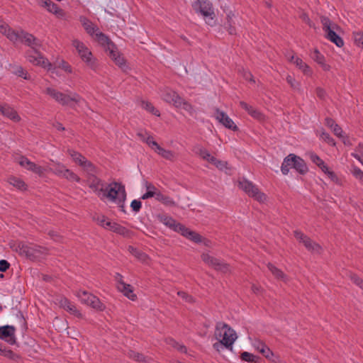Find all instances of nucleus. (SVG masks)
I'll list each match as a JSON object with an SVG mask.
<instances>
[{
	"instance_id": "obj_29",
	"label": "nucleus",
	"mask_w": 363,
	"mask_h": 363,
	"mask_svg": "<svg viewBox=\"0 0 363 363\" xmlns=\"http://www.w3.org/2000/svg\"><path fill=\"white\" fill-rule=\"evenodd\" d=\"M145 187L147 189V192L141 196L143 200H145L153 196L156 197L157 193H158L159 191L152 184L146 182Z\"/></svg>"
},
{
	"instance_id": "obj_41",
	"label": "nucleus",
	"mask_w": 363,
	"mask_h": 363,
	"mask_svg": "<svg viewBox=\"0 0 363 363\" xmlns=\"http://www.w3.org/2000/svg\"><path fill=\"white\" fill-rule=\"evenodd\" d=\"M9 182L10 184L13 185V186L18 188V189L23 190L26 189V184L24 182L18 178L16 177H11L9 179Z\"/></svg>"
},
{
	"instance_id": "obj_50",
	"label": "nucleus",
	"mask_w": 363,
	"mask_h": 363,
	"mask_svg": "<svg viewBox=\"0 0 363 363\" xmlns=\"http://www.w3.org/2000/svg\"><path fill=\"white\" fill-rule=\"evenodd\" d=\"M143 107L145 108L147 111L151 112L152 114L155 116H160L159 111L155 109V107L152 105V104L143 101Z\"/></svg>"
},
{
	"instance_id": "obj_57",
	"label": "nucleus",
	"mask_w": 363,
	"mask_h": 363,
	"mask_svg": "<svg viewBox=\"0 0 363 363\" xmlns=\"http://www.w3.org/2000/svg\"><path fill=\"white\" fill-rule=\"evenodd\" d=\"M294 236L297 240H298L302 243H303L304 240H306L308 238L307 235H304L303 233H301L299 230L294 231Z\"/></svg>"
},
{
	"instance_id": "obj_8",
	"label": "nucleus",
	"mask_w": 363,
	"mask_h": 363,
	"mask_svg": "<svg viewBox=\"0 0 363 363\" xmlns=\"http://www.w3.org/2000/svg\"><path fill=\"white\" fill-rule=\"evenodd\" d=\"M201 259L209 267H213L214 269L217 271H220L223 273H226L229 271L228 264L211 256L208 253H203L201 255Z\"/></svg>"
},
{
	"instance_id": "obj_31",
	"label": "nucleus",
	"mask_w": 363,
	"mask_h": 363,
	"mask_svg": "<svg viewBox=\"0 0 363 363\" xmlns=\"http://www.w3.org/2000/svg\"><path fill=\"white\" fill-rule=\"evenodd\" d=\"M161 222H162L165 225L172 228L174 231L178 232L177 225H182V224L177 223L175 220L172 218L167 216H163L160 218Z\"/></svg>"
},
{
	"instance_id": "obj_21",
	"label": "nucleus",
	"mask_w": 363,
	"mask_h": 363,
	"mask_svg": "<svg viewBox=\"0 0 363 363\" xmlns=\"http://www.w3.org/2000/svg\"><path fill=\"white\" fill-rule=\"evenodd\" d=\"M106 225L109 228L111 231L121 235L125 237H128L130 235V231L125 227L111 221H107L106 223Z\"/></svg>"
},
{
	"instance_id": "obj_4",
	"label": "nucleus",
	"mask_w": 363,
	"mask_h": 363,
	"mask_svg": "<svg viewBox=\"0 0 363 363\" xmlns=\"http://www.w3.org/2000/svg\"><path fill=\"white\" fill-rule=\"evenodd\" d=\"M100 198L101 199L106 198L109 201L118 204L120 207L123 208L126 199L125 186L118 182H113L107 186H105Z\"/></svg>"
},
{
	"instance_id": "obj_24",
	"label": "nucleus",
	"mask_w": 363,
	"mask_h": 363,
	"mask_svg": "<svg viewBox=\"0 0 363 363\" xmlns=\"http://www.w3.org/2000/svg\"><path fill=\"white\" fill-rule=\"evenodd\" d=\"M81 101V97L77 93H72L70 95L64 94L62 101L59 103L63 106H72V102L79 103Z\"/></svg>"
},
{
	"instance_id": "obj_64",
	"label": "nucleus",
	"mask_w": 363,
	"mask_h": 363,
	"mask_svg": "<svg viewBox=\"0 0 363 363\" xmlns=\"http://www.w3.org/2000/svg\"><path fill=\"white\" fill-rule=\"evenodd\" d=\"M353 174L357 179L363 181V171H362L360 169L354 168Z\"/></svg>"
},
{
	"instance_id": "obj_19",
	"label": "nucleus",
	"mask_w": 363,
	"mask_h": 363,
	"mask_svg": "<svg viewBox=\"0 0 363 363\" xmlns=\"http://www.w3.org/2000/svg\"><path fill=\"white\" fill-rule=\"evenodd\" d=\"M95 35L96 40L98 41L99 43L105 47L106 52H109L111 49L115 48L116 45L103 33H96Z\"/></svg>"
},
{
	"instance_id": "obj_28",
	"label": "nucleus",
	"mask_w": 363,
	"mask_h": 363,
	"mask_svg": "<svg viewBox=\"0 0 363 363\" xmlns=\"http://www.w3.org/2000/svg\"><path fill=\"white\" fill-rule=\"evenodd\" d=\"M108 55L115 62V63L119 67H122L125 64V60L123 57L118 53L116 48L111 49L108 52Z\"/></svg>"
},
{
	"instance_id": "obj_49",
	"label": "nucleus",
	"mask_w": 363,
	"mask_h": 363,
	"mask_svg": "<svg viewBox=\"0 0 363 363\" xmlns=\"http://www.w3.org/2000/svg\"><path fill=\"white\" fill-rule=\"evenodd\" d=\"M320 138L329 145L333 146L335 145L334 139L329 135V133H326L325 131H322Z\"/></svg>"
},
{
	"instance_id": "obj_14",
	"label": "nucleus",
	"mask_w": 363,
	"mask_h": 363,
	"mask_svg": "<svg viewBox=\"0 0 363 363\" xmlns=\"http://www.w3.org/2000/svg\"><path fill=\"white\" fill-rule=\"evenodd\" d=\"M56 301L60 307L64 308L69 313L78 318L82 317V313L77 310L76 306L74 304H72L67 298L60 297L57 298Z\"/></svg>"
},
{
	"instance_id": "obj_47",
	"label": "nucleus",
	"mask_w": 363,
	"mask_h": 363,
	"mask_svg": "<svg viewBox=\"0 0 363 363\" xmlns=\"http://www.w3.org/2000/svg\"><path fill=\"white\" fill-rule=\"evenodd\" d=\"M128 357L139 362L145 361V357L143 354L134 352L133 350H130L128 352Z\"/></svg>"
},
{
	"instance_id": "obj_63",
	"label": "nucleus",
	"mask_w": 363,
	"mask_h": 363,
	"mask_svg": "<svg viewBox=\"0 0 363 363\" xmlns=\"http://www.w3.org/2000/svg\"><path fill=\"white\" fill-rule=\"evenodd\" d=\"M10 267V264L5 259L0 260V272H6Z\"/></svg>"
},
{
	"instance_id": "obj_60",
	"label": "nucleus",
	"mask_w": 363,
	"mask_h": 363,
	"mask_svg": "<svg viewBox=\"0 0 363 363\" xmlns=\"http://www.w3.org/2000/svg\"><path fill=\"white\" fill-rule=\"evenodd\" d=\"M287 82L291 85V86L294 89H298L299 84L296 82V80L290 75L286 77Z\"/></svg>"
},
{
	"instance_id": "obj_53",
	"label": "nucleus",
	"mask_w": 363,
	"mask_h": 363,
	"mask_svg": "<svg viewBox=\"0 0 363 363\" xmlns=\"http://www.w3.org/2000/svg\"><path fill=\"white\" fill-rule=\"evenodd\" d=\"M238 186L245 191L246 193L250 192V182L247 180H239Z\"/></svg>"
},
{
	"instance_id": "obj_39",
	"label": "nucleus",
	"mask_w": 363,
	"mask_h": 363,
	"mask_svg": "<svg viewBox=\"0 0 363 363\" xmlns=\"http://www.w3.org/2000/svg\"><path fill=\"white\" fill-rule=\"evenodd\" d=\"M128 251L134 257L143 262L145 261L147 259V255L145 253L142 252L133 246H128Z\"/></svg>"
},
{
	"instance_id": "obj_40",
	"label": "nucleus",
	"mask_w": 363,
	"mask_h": 363,
	"mask_svg": "<svg viewBox=\"0 0 363 363\" xmlns=\"http://www.w3.org/2000/svg\"><path fill=\"white\" fill-rule=\"evenodd\" d=\"M294 63L296 64V65L301 69L305 74L308 75L311 74V72L309 67L303 62L301 59L296 57Z\"/></svg>"
},
{
	"instance_id": "obj_23",
	"label": "nucleus",
	"mask_w": 363,
	"mask_h": 363,
	"mask_svg": "<svg viewBox=\"0 0 363 363\" xmlns=\"http://www.w3.org/2000/svg\"><path fill=\"white\" fill-rule=\"evenodd\" d=\"M163 99L168 102L172 103L174 106L179 105L181 97L174 91L167 90L162 94Z\"/></svg>"
},
{
	"instance_id": "obj_7",
	"label": "nucleus",
	"mask_w": 363,
	"mask_h": 363,
	"mask_svg": "<svg viewBox=\"0 0 363 363\" xmlns=\"http://www.w3.org/2000/svg\"><path fill=\"white\" fill-rule=\"evenodd\" d=\"M72 45L76 48L82 60L86 63V65L94 69L96 68V63L92 58L91 51L85 46V45L78 40L72 41Z\"/></svg>"
},
{
	"instance_id": "obj_54",
	"label": "nucleus",
	"mask_w": 363,
	"mask_h": 363,
	"mask_svg": "<svg viewBox=\"0 0 363 363\" xmlns=\"http://www.w3.org/2000/svg\"><path fill=\"white\" fill-rule=\"evenodd\" d=\"M145 142L150 146L151 147L152 149H154L155 150L157 149V147H159L160 145H158V143L155 141L152 138V136H148L145 140Z\"/></svg>"
},
{
	"instance_id": "obj_22",
	"label": "nucleus",
	"mask_w": 363,
	"mask_h": 363,
	"mask_svg": "<svg viewBox=\"0 0 363 363\" xmlns=\"http://www.w3.org/2000/svg\"><path fill=\"white\" fill-rule=\"evenodd\" d=\"M293 159L294 169H295L299 174H305L308 170L305 161L294 154H293Z\"/></svg>"
},
{
	"instance_id": "obj_10",
	"label": "nucleus",
	"mask_w": 363,
	"mask_h": 363,
	"mask_svg": "<svg viewBox=\"0 0 363 363\" xmlns=\"http://www.w3.org/2000/svg\"><path fill=\"white\" fill-rule=\"evenodd\" d=\"M15 333L16 328L14 326H1L0 327V339L6 341L9 345H15L16 343Z\"/></svg>"
},
{
	"instance_id": "obj_34",
	"label": "nucleus",
	"mask_w": 363,
	"mask_h": 363,
	"mask_svg": "<svg viewBox=\"0 0 363 363\" xmlns=\"http://www.w3.org/2000/svg\"><path fill=\"white\" fill-rule=\"evenodd\" d=\"M68 153L72 158L73 161L77 163L80 167L83 164L84 162L86 160L85 157L74 150H69Z\"/></svg>"
},
{
	"instance_id": "obj_12",
	"label": "nucleus",
	"mask_w": 363,
	"mask_h": 363,
	"mask_svg": "<svg viewBox=\"0 0 363 363\" xmlns=\"http://www.w3.org/2000/svg\"><path fill=\"white\" fill-rule=\"evenodd\" d=\"M18 164L27 169L28 170H30L35 174H38L39 176H41L44 174L45 169L40 166L37 165L36 164L30 162L28 158L25 157H21L18 160Z\"/></svg>"
},
{
	"instance_id": "obj_61",
	"label": "nucleus",
	"mask_w": 363,
	"mask_h": 363,
	"mask_svg": "<svg viewBox=\"0 0 363 363\" xmlns=\"http://www.w3.org/2000/svg\"><path fill=\"white\" fill-rule=\"evenodd\" d=\"M300 18L303 21H304L306 23H307L310 27L313 26V24L312 21H311L310 18L308 17V14L306 13H302L300 15Z\"/></svg>"
},
{
	"instance_id": "obj_13",
	"label": "nucleus",
	"mask_w": 363,
	"mask_h": 363,
	"mask_svg": "<svg viewBox=\"0 0 363 363\" xmlns=\"http://www.w3.org/2000/svg\"><path fill=\"white\" fill-rule=\"evenodd\" d=\"M33 52L35 55H28V60L36 65H40L44 68H48V70L51 69L52 65L48 62V60L44 58L38 51L37 48L33 49Z\"/></svg>"
},
{
	"instance_id": "obj_48",
	"label": "nucleus",
	"mask_w": 363,
	"mask_h": 363,
	"mask_svg": "<svg viewBox=\"0 0 363 363\" xmlns=\"http://www.w3.org/2000/svg\"><path fill=\"white\" fill-rule=\"evenodd\" d=\"M175 106L182 108L183 109L189 112L190 113H192L193 111H194L192 106L182 98H181V102L179 103V105Z\"/></svg>"
},
{
	"instance_id": "obj_27",
	"label": "nucleus",
	"mask_w": 363,
	"mask_h": 363,
	"mask_svg": "<svg viewBox=\"0 0 363 363\" xmlns=\"http://www.w3.org/2000/svg\"><path fill=\"white\" fill-rule=\"evenodd\" d=\"M267 267L275 278L277 279H281L285 282L287 281L286 275L281 269L276 267L274 264L269 263L267 264Z\"/></svg>"
},
{
	"instance_id": "obj_2",
	"label": "nucleus",
	"mask_w": 363,
	"mask_h": 363,
	"mask_svg": "<svg viewBox=\"0 0 363 363\" xmlns=\"http://www.w3.org/2000/svg\"><path fill=\"white\" fill-rule=\"evenodd\" d=\"M0 33L6 35L13 43L20 41L24 43L33 50L40 46V42L32 34L24 30L16 31L11 29L8 24L5 23H0Z\"/></svg>"
},
{
	"instance_id": "obj_9",
	"label": "nucleus",
	"mask_w": 363,
	"mask_h": 363,
	"mask_svg": "<svg viewBox=\"0 0 363 363\" xmlns=\"http://www.w3.org/2000/svg\"><path fill=\"white\" fill-rule=\"evenodd\" d=\"M213 116L225 128L233 130H236L238 129V127L233 121L229 118V116L225 112L220 111L219 108H213Z\"/></svg>"
},
{
	"instance_id": "obj_3",
	"label": "nucleus",
	"mask_w": 363,
	"mask_h": 363,
	"mask_svg": "<svg viewBox=\"0 0 363 363\" xmlns=\"http://www.w3.org/2000/svg\"><path fill=\"white\" fill-rule=\"evenodd\" d=\"M11 248L21 256L32 261H40L48 255V250L36 245H28L22 242H15L10 245Z\"/></svg>"
},
{
	"instance_id": "obj_11",
	"label": "nucleus",
	"mask_w": 363,
	"mask_h": 363,
	"mask_svg": "<svg viewBox=\"0 0 363 363\" xmlns=\"http://www.w3.org/2000/svg\"><path fill=\"white\" fill-rule=\"evenodd\" d=\"M87 183L89 188H91L99 197H101V195L102 192H104L105 188V184L103 181L94 174L87 177Z\"/></svg>"
},
{
	"instance_id": "obj_33",
	"label": "nucleus",
	"mask_w": 363,
	"mask_h": 363,
	"mask_svg": "<svg viewBox=\"0 0 363 363\" xmlns=\"http://www.w3.org/2000/svg\"><path fill=\"white\" fill-rule=\"evenodd\" d=\"M77 296L82 303L88 306H90L91 301H92V298H91V297L94 296V295L88 293L86 291H79L77 294Z\"/></svg>"
},
{
	"instance_id": "obj_1",
	"label": "nucleus",
	"mask_w": 363,
	"mask_h": 363,
	"mask_svg": "<svg viewBox=\"0 0 363 363\" xmlns=\"http://www.w3.org/2000/svg\"><path fill=\"white\" fill-rule=\"evenodd\" d=\"M214 335L218 342L213 344V348L218 352L223 347L232 350L233 345L237 339L235 330L228 324L222 322L216 324Z\"/></svg>"
},
{
	"instance_id": "obj_6",
	"label": "nucleus",
	"mask_w": 363,
	"mask_h": 363,
	"mask_svg": "<svg viewBox=\"0 0 363 363\" xmlns=\"http://www.w3.org/2000/svg\"><path fill=\"white\" fill-rule=\"evenodd\" d=\"M194 9L200 13L205 18L206 23L213 26L215 13L212 4L208 0H197L193 4Z\"/></svg>"
},
{
	"instance_id": "obj_25",
	"label": "nucleus",
	"mask_w": 363,
	"mask_h": 363,
	"mask_svg": "<svg viewBox=\"0 0 363 363\" xmlns=\"http://www.w3.org/2000/svg\"><path fill=\"white\" fill-rule=\"evenodd\" d=\"M80 22L85 30L91 35H93L98 30V28L93 23L84 16L80 17Z\"/></svg>"
},
{
	"instance_id": "obj_44",
	"label": "nucleus",
	"mask_w": 363,
	"mask_h": 363,
	"mask_svg": "<svg viewBox=\"0 0 363 363\" xmlns=\"http://www.w3.org/2000/svg\"><path fill=\"white\" fill-rule=\"evenodd\" d=\"M62 177L69 181H76L77 182L80 181V178L75 173L67 168L66 170L64 171V174Z\"/></svg>"
},
{
	"instance_id": "obj_5",
	"label": "nucleus",
	"mask_w": 363,
	"mask_h": 363,
	"mask_svg": "<svg viewBox=\"0 0 363 363\" xmlns=\"http://www.w3.org/2000/svg\"><path fill=\"white\" fill-rule=\"evenodd\" d=\"M320 22L323 29L325 33L326 38L335 43L337 47L342 48L344 45V41L335 32L340 29V27L326 16H321Z\"/></svg>"
},
{
	"instance_id": "obj_37",
	"label": "nucleus",
	"mask_w": 363,
	"mask_h": 363,
	"mask_svg": "<svg viewBox=\"0 0 363 363\" xmlns=\"http://www.w3.org/2000/svg\"><path fill=\"white\" fill-rule=\"evenodd\" d=\"M45 93L53 98L58 103L62 101V98L63 97L64 93L60 92L52 88H47L45 90Z\"/></svg>"
},
{
	"instance_id": "obj_18",
	"label": "nucleus",
	"mask_w": 363,
	"mask_h": 363,
	"mask_svg": "<svg viewBox=\"0 0 363 363\" xmlns=\"http://www.w3.org/2000/svg\"><path fill=\"white\" fill-rule=\"evenodd\" d=\"M251 197L259 203H265L268 200V196L262 192L257 186L251 183Z\"/></svg>"
},
{
	"instance_id": "obj_15",
	"label": "nucleus",
	"mask_w": 363,
	"mask_h": 363,
	"mask_svg": "<svg viewBox=\"0 0 363 363\" xmlns=\"http://www.w3.org/2000/svg\"><path fill=\"white\" fill-rule=\"evenodd\" d=\"M177 228L178 233H180L183 236L186 237L189 240L196 243L203 242L202 237L195 231L186 228L184 225H177Z\"/></svg>"
},
{
	"instance_id": "obj_26",
	"label": "nucleus",
	"mask_w": 363,
	"mask_h": 363,
	"mask_svg": "<svg viewBox=\"0 0 363 363\" xmlns=\"http://www.w3.org/2000/svg\"><path fill=\"white\" fill-rule=\"evenodd\" d=\"M293 162V154H289L287 157H286L284 159V161L281 167V170L283 174H287L289 172L290 168H294Z\"/></svg>"
},
{
	"instance_id": "obj_59",
	"label": "nucleus",
	"mask_w": 363,
	"mask_h": 363,
	"mask_svg": "<svg viewBox=\"0 0 363 363\" xmlns=\"http://www.w3.org/2000/svg\"><path fill=\"white\" fill-rule=\"evenodd\" d=\"M169 344L172 345L174 347H177V349L180 352H186V347L179 345V343L176 342L174 340H170Z\"/></svg>"
},
{
	"instance_id": "obj_58",
	"label": "nucleus",
	"mask_w": 363,
	"mask_h": 363,
	"mask_svg": "<svg viewBox=\"0 0 363 363\" xmlns=\"http://www.w3.org/2000/svg\"><path fill=\"white\" fill-rule=\"evenodd\" d=\"M333 133L339 137V138H342L343 135H342V130L341 128V127L339 126V125H337V123L333 126V128H331Z\"/></svg>"
},
{
	"instance_id": "obj_45",
	"label": "nucleus",
	"mask_w": 363,
	"mask_h": 363,
	"mask_svg": "<svg viewBox=\"0 0 363 363\" xmlns=\"http://www.w3.org/2000/svg\"><path fill=\"white\" fill-rule=\"evenodd\" d=\"M194 151L196 154L199 155L205 160H206L210 155V153L207 150L199 145L194 147Z\"/></svg>"
},
{
	"instance_id": "obj_46",
	"label": "nucleus",
	"mask_w": 363,
	"mask_h": 363,
	"mask_svg": "<svg viewBox=\"0 0 363 363\" xmlns=\"http://www.w3.org/2000/svg\"><path fill=\"white\" fill-rule=\"evenodd\" d=\"M50 170L57 176L62 177L64 174V171L66 170V167L63 164L57 163L51 167Z\"/></svg>"
},
{
	"instance_id": "obj_30",
	"label": "nucleus",
	"mask_w": 363,
	"mask_h": 363,
	"mask_svg": "<svg viewBox=\"0 0 363 363\" xmlns=\"http://www.w3.org/2000/svg\"><path fill=\"white\" fill-rule=\"evenodd\" d=\"M303 244L311 252L320 253L321 251V247L318 243L313 242L310 238L304 240Z\"/></svg>"
},
{
	"instance_id": "obj_42",
	"label": "nucleus",
	"mask_w": 363,
	"mask_h": 363,
	"mask_svg": "<svg viewBox=\"0 0 363 363\" xmlns=\"http://www.w3.org/2000/svg\"><path fill=\"white\" fill-rule=\"evenodd\" d=\"M92 301H91L90 306L98 311H104L105 309V306L104 303L101 302L99 298L96 296H91Z\"/></svg>"
},
{
	"instance_id": "obj_55",
	"label": "nucleus",
	"mask_w": 363,
	"mask_h": 363,
	"mask_svg": "<svg viewBox=\"0 0 363 363\" xmlns=\"http://www.w3.org/2000/svg\"><path fill=\"white\" fill-rule=\"evenodd\" d=\"M142 206V203L139 200H133L130 203V207L135 212H138Z\"/></svg>"
},
{
	"instance_id": "obj_52",
	"label": "nucleus",
	"mask_w": 363,
	"mask_h": 363,
	"mask_svg": "<svg viewBox=\"0 0 363 363\" xmlns=\"http://www.w3.org/2000/svg\"><path fill=\"white\" fill-rule=\"evenodd\" d=\"M354 40L357 46L363 48V33H354Z\"/></svg>"
},
{
	"instance_id": "obj_38",
	"label": "nucleus",
	"mask_w": 363,
	"mask_h": 363,
	"mask_svg": "<svg viewBox=\"0 0 363 363\" xmlns=\"http://www.w3.org/2000/svg\"><path fill=\"white\" fill-rule=\"evenodd\" d=\"M13 69L11 71L14 74L23 77L25 79H30V76L27 73L24 69L21 66L13 67Z\"/></svg>"
},
{
	"instance_id": "obj_16",
	"label": "nucleus",
	"mask_w": 363,
	"mask_h": 363,
	"mask_svg": "<svg viewBox=\"0 0 363 363\" xmlns=\"http://www.w3.org/2000/svg\"><path fill=\"white\" fill-rule=\"evenodd\" d=\"M0 113L14 122H18L21 119L17 112L7 104H0Z\"/></svg>"
},
{
	"instance_id": "obj_43",
	"label": "nucleus",
	"mask_w": 363,
	"mask_h": 363,
	"mask_svg": "<svg viewBox=\"0 0 363 363\" xmlns=\"http://www.w3.org/2000/svg\"><path fill=\"white\" fill-rule=\"evenodd\" d=\"M259 353H261L267 359H268L272 362H275V359H273V357L274 356L273 352L265 345L262 346V347L260 348V350H259Z\"/></svg>"
},
{
	"instance_id": "obj_56",
	"label": "nucleus",
	"mask_w": 363,
	"mask_h": 363,
	"mask_svg": "<svg viewBox=\"0 0 363 363\" xmlns=\"http://www.w3.org/2000/svg\"><path fill=\"white\" fill-rule=\"evenodd\" d=\"M310 159L317 166H320L324 162L317 155H315L314 153H311L310 154Z\"/></svg>"
},
{
	"instance_id": "obj_20",
	"label": "nucleus",
	"mask_w": 363,
	"mask_h": 363,
	"mask_svg": "<svg viewBox=\"0 0 363 363\" xmlns=\"http://www.w3.org/2000/svg\"><path fill=\"white\" fill-rule=\"evenodd\" d=\"M118 289L129 299L132 301H135L136 299V295L133 293V286L130 284H125L123 280L120 279Z\"/></svg>"
},
{
	"instance_id": "obj_32",
	"label": "nucleus",
	"mask_w": 363,
	"mask_h": 363,
	"mask_svg": "<svg viewBox=\"0 0 363 363\" xmlns=\"http://www.w3.org/2000/svg\"><path fill=\"white\" fill-rule=\"evenodd\" d=\"M83 170L87 174V177L91 175H94L97 172L96 167L94 165V164L86 160L84 162L83 164L81 166Z\"/></svg>"
},
{
	"instance_id": "obj_36",
	"label": "nucleus",
	"mask_w": 363,
	"mask_h": 363,
	"mask_svg": "<svg viewBox=\"0 0 363 363\" xmlns=\"http://www.w3.org/2000/svg\"><path fill=\"white\" fill-rule=\"evenodd\" d=\"M155 199L167 206H174L175 202L169 196L162 194L160 191L157 193Z\"/></svg>"
},
{
	"instance_id": "obj_35",
	"label": "nucleus",
	"mask_w": 363,
	"mask_h": 363,
	"mask_svg": "<svg viewBox=\"0 0 363 363\" xmlns=\"http://www.w3.org/2000/svg\"><path fill=\"white\" fill-rule=\"evenodd\" d=\"M155 152L166 160H173L175 157V154L172 151L165 150L160 146L157 147Z\"/></svg>"
},
{
	"instance_id": "obj_51",
	"label": "nucleus",
	"mask_w": 363,
	"mask_h": 363,
	"mask_svg": "<svg viewBox=\"0 0 363 363\" xmlns=\"http://www.w3.org/2000/svg\"><path fill=\"white\" fill-rule=\"evenodd\" d=\"M350 279L358 286L360 289L363 290V279L359 277L357 275L354 274H351L350 275Z\"/></svg>"
},
{
	"instance_id": "obj_62",
	"label": "nucleus",
	"mask_w": 363,
	"mask_h": 363,
	"mask_svg": "<svg viewBox=\"0 0 363 363\" xmlns=\"http://www.w3.org/2000/svg\"><path fill=\"white\" fill-rule=\"evenodd\" d=\"M251 117L257 118L259 121H262L264 119V115L262 113H260L259 111H256V110H252V108H251Z\"/></svg>"
},
{
	"instance_id": "obj_17",
	"label": "nucleus",
	"mask_w": 363,
	"mask_h": 363,
	"mask_svg": "<svg viewBox=\"0 0 363 363\" xmlns=\"http://www.w3.org/2000/svg\"><path fill=\"white\" fill-rule=\"evenodd\" d=\"M41 4L43 6L47 8L50 12L55 13L59 18H62L65 15V11L50 0H42Z\"/></svg>"
}]
</instances>
